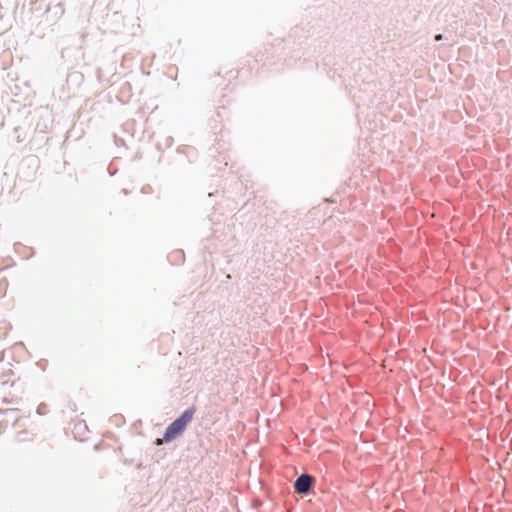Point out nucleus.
Returning a JSON list of instances; mask_svg holds the SVG:
<instances>
[{"instance_id": "nucleus-1", "label": "nucleus", "mask_w": 512, "mask_h": 512, "mask_svg": "<svg viewBox=\"0 0 512 512\" xmlns=\"http://www.w3.org/2000/svg\"><path fill=\"white\" fill-rule=\"evenodd\" d=\"M195 413V408H189L185 410L180 417L174 420L167 428L164 433V441L169 442L180 435L187 424L191 422Z\"/></svg>"}, {"instance_id": "nucleus-3", "label": "nucleus", "mask_w": 512, "mask_h": 512, "mask_svg": "<svg viewBox=\"0 0 512 512\" xmlns=\"http://www.w3.org/2000/svg\"><path fill=\"white\" fill-rule=\"evenodd\" d=\"M442 38H443L442 35L439 34V35H436L435 40L440 41V40H442Z\"/></svg>"}, {"instance_id": "nucleus-4", "label": "nucleus", "mask_w": 512, "mask_h": 512, "mask_svg": "<svg viewBox=\"0 0 512 512\" xmlns=\"http://www.w3.org/2000/svg\"><path fill=\"white\" fill-rule=\"evenodd\" d=\"M162 441L160 439L157 440V444H161Z\"/></svg>"}, {"instance_id": "nucleus-2", "label": "nucleus", "mask_w": 512, "mask_h": 512, "mask_svg": "<svg viewBox=\"0 0 512 512\" xmlns=\"http://www.w3.org/2000/svg\"><path fill=\"white\" fill-rule=\"evenodd\" d=\"M313 482H314V478L311 477L310 475H307V474L301 475L295 481V484H294L296 492L302 493V494L307 493L310 490Z\"/></svg>"}]
</instances>
